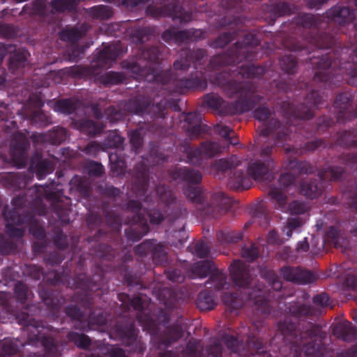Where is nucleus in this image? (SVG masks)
Segmentation results:
<instances>
[{
    "label": "nucleus",
    "instance_id": "obj_1",
    "mask_svg": "<svg viewBox=\"0 0 357 357\" xmlns=\"http://www.w3.org/2000/svg\"><path fill=\"white\" fill-rule=\"evenodd\" d=\"M215 305L213 298L206 293L199 294L197 300V306L201 310H209Z\"/></svg>",
    "mask_w": 357,
    "mask_h": 357
},
{
    "label": "nucleus",
    "instance_id": "obj_2",
    "mask_svg": "<svg viewBox=\"0 0 357 357\" xmlns=\"http://www.w3.org/2000/svg\"><path fill=\"white\" fill-rule=\"evenodd\" d=\"M301 192L310 198H314L319 194L320 188L311 181H305L301 185Z\"/></svg>",
    "mask_w": 357,
    "mask_h": 357
},
{
    "label": "nucleus",
    "instance_id": "obj_3",
    "mask_svg": "<svg viewBox=\"0 0 357 357\" xmlns=\"http://www.w3.org/2000/svg\"><path fill=\"white\" fill-rule=\"evenodd\" d=\"M268 172V167L259 162H255L250 165L248 173L255 178L258 179Z\"/></svg>",
    "mask_w": 357,
    "mask_h": 357
},
{
    "label": "nucleus",
    "instance_id": "obj_4",
    "mask_svg": "<svg viewBox=\"0 0 357 357\" xmlns=\"http://www.w3.org/2000/svg\"><path fill=\"white\" fill-rule=\"evenodd\" d=\"M76 5L75 0H57L53 2V8L59 11L71 10Z\"/></svg>",
    "mask_w": 357,
    "mask_h": 357
},
{
    "label": "nucleus",
    "instance_id": "obj_5",
    "mask_svg": "<svg viewBox=\"0 0 357 357\" xmlns=\"http://www.w3.org/2000/svg\"><path fill=\"white\" fill-rule=\"evenodd\" d=\"M308 206L302 202L294 201L288 205L287 211L293 214H301L308 210Z\"/></svg>",
    "mask_w": 357,
    "mask_h": 357
},
{
    "label": "nucleus",
    "instance_id": "obj_6",
    "mask_svg": "<svg viewBox=\"0 0 357 357\" xmlns=\"http://www.w3.org/2000/svg\"><path fill=\"white\" fill-rule=\"evenodd\" d=\"M301 225V222L297 218L288 219L285 223V225L282 228V231L287 237H290L291 236L292 230L300 227Z\"/></svg>",
    "mask_w": 357,
    "mask_h": 357
},
{
    "label": "nucleus",
    "instance_id": "obj_7",
    "mask_svg": "<svg viewBox=\"0 0 357 357\" xmlns=\"http://www.w3.org/2000/svg\"><path fill=\"white\" fill-rule=\"evenodd\" d=\"M272 199L275 204H278L282 210H284L286 196L278 190H272L271 192Z\"/></svg>",
    "mask_w": 357,
    "mask_h": 357
},
{
    "label": "nucleus",
    "instance_id": "obj_8",
    "mask_svg": "<svg viewBox=\"0 0 357 357\" xmlns=\"http://www.w3.org/2000/svg\"><path fill=\"white\" fill-rule=\"evenodd\" d=\"M282 275L287 280L298 282V268H284L282 270Z\"/></svg>",
    "mask_w": 357,
    "mask_h": 357
},
{
    "label": "nucleus",
    "instance_id": "obj_9",
    "mask_svg": "<svg viewBox=\"0 0 357 357\" xmlns=\"http://www.w3.org/2000/svg\"><path fill=\"white\" fill-rule=\"evenodd\" d=\"M216 132L221 136L227 139L229 143L231 144H236V140H232V137H230V134L232 133V130L227 126H218L215 128Z\"/></svg>",
    "mask_w": 357,
    "mask_h": 357
},
{
    "label": "nucleus",
    "instance_id": "obj_10",
    "mask_svg": "<svg viewBox=\"0 0 357 357\" xmlns=\"http://www.w3.org/2000/svg\"><path fill=\"white\" fill-rule=\"evenodd\" d=\"M315 279V276L310 271L298 268V282L310 283L314 281Z\"/></svg>",
    "mask_w": 357,
    "mask_h": 357
},
{
    "label": "nucleus",
    "instance_id": "obj_11",
    "mask_svg": "<svg viewBox=\"0 0 357 357\" xmlns=\"http://www.w3.org/2000/svg\"><path fill=\"white\" fill-rule=\"evenodd\" d=\"M232 268L234 269V280L236 282V284L238 285H243V283H241L240 281V277L241 274V271L243 270V264L241 261H235L233 264Z\"/></svg>",
    "mask_w": 357,
    "mask_h": 357
},
{
    "label": "nucleus",
    "instance_id": "obj_12",
    "mask_svg": "<svg viewBox=\"0 0 357 357\" xmlns=\"http://www.w3.org/2000/svg\"><path fill=\"white\" fill-rule=\"evenodd\" d=\"M238 162L235 158H231L230 160H221L218 162V168L225 170L227 169L234 168L238 166Z\"/></svg>",
    "mask_w": 357,
    "mask_h": 357
},
{
    "label": "nucleus",
    "instance_id": "obj_13",
    "mask_svg": "<svg viewBox=\"0 0 357 357\" xmlns=\"http://www.w3.org/2000/svg\"><path fill=\"white\" fill-rule=\"evenodd\" d=\"M195 251L197 256L203 257L206 256L208 252V248L204 243H197L195 246Z\"/></svg>",
    "mask_w": 357,
    "mask_h": 357
},
{
    "label": "nucleus",
    "instance_id": "obj_14",
    "mask_svg": "<svg viewBox=\"0 0 357 357\" xmlns=\"http://www.w3.org/2000/svg\"><path fill=\"white\" fill-rule=\"evenodd\" d=\"M193 271L196 276L203 278L208 272V268L204 264H197L193 268Z\"/></svg>",
    "mask_w": 357,
    "mask_h": 357
},
{
    "label": "nucleus",
    "instance_id": "obj_15",
    "mask_svg": "<svg viewBox=\"0 0 357 357\" xmlns=\"http://www.w3.org/2000/svg\"><path fill=\"white\" fill-rule=\"evenodd\" d=\"M206 152L213 155L215 154L216 153L221 152L222 149L215 142H211L206 145Z\"/></svg>",
    "mask_w": 357,
    "mask_h": 357
},
{
    "label": "nucleus",
    "instance_id": "obj_16",
    "mask_svg": "<svg viewBox=\"0 0 357 357\" xmlns=\"http://www.w3.org/2000/svg\"><path fill=\"white\" fill-rule=\"evenodd\" d=\"M88 169L89 173L94 175L101 174L103 172L102 166L96 162H90Z\"/></svg>",
    "mask_w": 357,
    "mask_h": 357
},
{
    "label": "nucleus",
    "instance_id": "obj_17",
    "mask_svg": "<svg viewBox=\"0 0 357 357\" xmlns=\"http://www.w3.org/2000/svg\"><path fill=\"white\" fill-rule=\"evenodd\" d=\"M243 255L248 260L252 261L257 257L258 252L256 248L252 246L249 249H245L243 252Z\"/></svg>",
    "mask_w": 357,
    "mask_h": 357
},
{
    "label": "nucleus",
    "instance_id": "obj_18",
    "mask_svg": "<svg viewBox=\"0 0 357 357\" xmlns=\"http://www.w3.org/2000/svg\"><path fill=\"white\" fill-rule=\"evenodd\" d=\"M314 301L316 303L321 306H327L329 304V298L327 294H322L314 297Z\"/></svg>",
    "mask_w": 357,
    "mask_h": 357
},
{
    "label": "nucleus",
    "instance_id": "obj_19",
    "mask_svg": "<svg viewBox=\"0 0 357 357\" xmlns=\"http://www.w3.org/2000/svg\"><path fill=\"white\" fill-rule=\"evenodd\" d=\"M268 114L269 113L267 109L260 108L255 112V116L256 119L260 121H264L268 118Z\"/></svg>",
    "mask_w": 357,
    "mask_h": 357
},
{
    "label": "nucleus",
    "instance_id": "obj_20",
    "mask_svg": "<svg viewBox=\"0 0 357 357\" xmlns=\"http://www.w3.org/2000/svg\"><path fill=\"white\" fill-rule=\"evenodd\" d=\"M189 181L197 183L201 180V175L197 172H189L187 174Z\"/></svg>",
    "mask_w": 357,
    "mask_h": 357
},
{
    "label": "nucleus",
    "instance_id": "obj_21",
    "mask_svg": "<svg viewBox=\"0 0 357 357\" xmlns=\"http://www.w3.org/2000/svg\"><path fill=\"white\" fill-rule=\"evenodd\" d=\"M78 345L82 347H86L89 344L88 337L85 335H80L77 336V340H76Z\"/></svg>",
    "mask_w": 357,
    "mask_h": 357
},
{
    "label": "nucleus",
    "instance_id": "obj_22",
    "mask_svg": "<svg viewBox=\"0 0 357 357\" xmlns=\"http://www.w3.org/2000/svg\"><path fill=\"white\" fill-rule=\"evenodd\" d=\"M298 250L300 251H306L308 249V243L305 240H303L298 244Z\"/></svg>",
    "mask_w": 357,
    "mask_h": 357
},
{
    "label": "nucleus",
    "instance_id": "obj_23",
    "mask_svg": "<svg viewBox=\"0 0 357 357\" xmlns=\"http://www.w3.org/2000/svg\"><path fill=\"white\" fill-rule=\"evenodd\" d=\"M197 347V344L195 342H189L188 344L187 351H185L186 354H192L195 352V348Z\"/></svg>",
    "mask_w": 357,
    "mask_h": 357
},
{
    "label": "nucleus",
    "instance_id": "obj_24",
    "mask_svg": "<svg viewBox=\"0 0 357 357\" xmlns=\"http://www.w3.org/2000/svg\"><path fill=\"white\" fill-rule=\"evenodd\" d=\"M111 357H126L124 352L120 349H116L113 351Z\"/></svg>",
    "mask_w": 357,
    "mask_h": 357
},
{
    "label": "nucleus",
    "instance_id": "obj_25",
    "mask_svg": "<svg viewBox=\"0 0 357 357\" xmlns=\"http://www.w3.org/2000/svg\"><path fill=\"white\" fill-rule=\"evenodd\" d=\"M226 342H227V346L230 348L234 347L236 344V340H235L232 337H227Z\"/></svg>",
    "mask_w": 357,
    "mask_h": 357
},
{
    "label": "nucleus",
    "instance_id": "obj_26",
    "mask_svg": "<svg viewBox=\"0 0 357 357\" xmlns=\"http://www.w3.org/2000/svg\"><path fill=\"white\" fill-rule=\"evenodd\" d=\"M130 141L134 144H139V135L137 132H133L130 135Z\"/></svg>",
    "mask_w": 357,
    "mask_h": 357
},
{
    "label": "nucleus",
    "instance_id": "obj_27",
    "mask_svg": "<svg viewBox=\"0 0 357 357\" xmlns=\"http://www.w3.org/2000/svg\"><path fill=\"white\" fill-rule=\"evenodd\" d=\"M218 197L220 199V202L218 204V206L226 205L229 203V201L227 199L224 198V195L222 193H219Z\"/></svg>",
    "mask_w": 357,
    "mask_h": 357
},
{
    "label": "nucleus",
    "instance_id": "obj_28",
    "mask_svg": "<svg viewBox=\"0 0 357 357\" xmlns=\"http://www.w3.org/2000/svg\"><path fill=\"white\" fill-rule=\"evenodd\" d=\"M162 216L160 213H155L153 215V216L151 218V221L154 223H158L161 221Z\"/></svg>",
    "mask_w": 357,
    "mask_h": 357
},
{
    "label": "nucleus",
    "instance_id": "obj_29",
    "mask_svg": "<svg viewBox=\"0 0 357 357\" xmlns=\"http://www.w3.org/2000/svg\"><path fill=\"white\" fill-rule=\"evenodd\" d=\"M116 142L119 143V144H121L122 142V139L121 138L119 137V136H116Z\"/></svg>",
    "mask_w": 357,
    "mask_h": 357
},
{
    "label": "nucleus",
    "instance_id": "obj_30",
    "mask_svg": "<svg viewBox=\"0 0 357 357\" xmlns=\"http://www.w3.org/2000/svg\"><path fill=\"white\" fill-rule=\"evenodd\" d=\"M343 339L345 340H349V337L348 335H344L343 337Z\"/></svg>",
    "mask_w": 357,
    "mask_h": 357
},
{
    "label": "nucleus",
    "instance_id": "obj_31",
    "mask_svg": "<svg viewBox=\"0 0 357 357\" xmlns=\"http://www.w3.org/2000/svg\"><path fill=\"white\" fill-rule=\"evenodd\" d=\"M36 13H38V14H41L42 13V11L40 10V9H38Z\"/></svg>",
    "mask_w": 357,
    "mask_h": 357
},
{
    "label": "nucleus",
    "instance_id": "obj_32",
    "mask_svg": "<svg viewBox=\"0 0 357 357\" xmlns=\"http://www.w3.org/2000/svg\"><path fill=\"white\" fill-rule=\"evenodd\" d=\"M349 329L352 333H354V332H355V331H354V328H349Z\"/></svg>",
    "mask_w": 357,
    "mask_h": 357
},
{
    "label": "nucleus",
    "instance_id": "obj_33",
    "mask_svg": "<svg viewBox=\"0 0 357 357\" xmlns=\"http://www.w3.org/2000/svg\"><path fill=\"white\" fill-rule=\"evenodd\" d=\"M280 287V284H278L277 287H275V288H278V289H279Z\"/></svg>",
    "mask_w": 357,
    "mask_h": 357
}]
</instances>
